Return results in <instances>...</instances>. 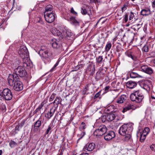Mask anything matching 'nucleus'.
<instances>
[{"label": "nucleus", "mask_w": 155, "mask_h": 155, "mask_svg": "<svg viewBox=\"0 0 155 155\" xmlns=\"http://www.w3.org/2000/svg\"><path fill=\"white\" fill-rule=\"evenodd\" d=\"M133 130V124L129 123L124 124L120 127L119 130V133L122 136H125V140L127 141L130 138L131 133Z\"/></svg>", "instance_id": "f257e3e1"}, {"label": "nucleus", "mask_w": 155, "mask_h": 155, "mask_svg": "<svg viewBox=\"0 0 155 155\" xmlns=\"http://www.w3.org/2000/svg\"><path fill=\"white\" fill-rule=\"evenodd\" d=\"M144 98V96L142 92L139 90L134 91L131 94L130 98L131 100L137 103L142 102Z\"/></svg>", "instance_id": "f03ea898"}, {"label": "nucleus", "mask_w": 155, "mask_h": 155, "mask_svg": "<svg viewBox=\"0 0 155 155\" xmlns=\"http://www.w3.org/2000/svg\"><path fill=\"white\" fill-rule=\"evenodd\" d=\"M40 48L38 51V54L44 60L49 62L51 60L50 57L52 55L51 53L49 52V49L45 46H41Z\"/></svg>", "instance_id": "7ed1b4c3"}, {"label": "nucleus", "mask_w": 155, "mask_h": 155, "mask_svg": "<svg viewBox=\"0 0 155 155\" xmlns=\"http://www.w3.org/2000/svg\"><path fill=\"white\" fill-rule=\"evenodd\" d=\"M107 131L106 127L104 125H100L97 127L94 132V136L100 137L104 134Z\"/></svg>", "instance_id": "20e7f679"}, {"label": "nucleus", "mask_w": 155, "mask_h": 155, "mask_svg": "<svg viewBox=\"0 0 155 155\" xmlns=\"http://www.w3.org/2000/svg\"><path fill=\"white\" fill-rule=\"evenodd\" d=\"M8 83L11 86H13L16 82L19 81V78L15 73L12 74H9L8 78Z\"/></svg>", "instance_id": "39448f33"}, {"label": "nucleus", "mask_w": 155, "mask_h": 155, "mask_svg": "<svg viewBox=\"0 0 155 155\" xmlns=\"http://www.w3.org/2000/svg\"><path fill=\"white\" fill-rule=\"evenodd\" d=\"M15 74L20 77L25 76L26 73L25 67L23 66H19L14 69Z\"/></svg>", "instance_id": "423d86ee"}, {"label": "nucleus", "mask_w": 155, "mask_h": 155, "mask_svg": "<svg viewBox=\"0 0 155 155\" xmlns=\"http://www.w3.org/2000/svg\"><path fill=\"white\" fill-rule=\"evenodd\" d=\"M18 53L23 59L28 57V49L27 48L24 46H22L20 47L18 51Z\"/></svg>", "instance_id": "0eeeda50"}, {"label": "nucleus", "mask_w": 155, "mask_h": 155, "mask_svg": "<svg viewBox=\"0 0 155 155\" xmlns=\"http://www.w3.org/2000/svg\"><path fill=\"white\" fill-rule=\"evenodd\" d=\"M44 17L46 21L47 22L51 23L54 20L55 14L53 12L49 13H44Z\"/></svg>", "instance_id": "6e6552de"}, {"label": "nucleus", "mask_w": 155, "mask_h": 155, "mask_svg": "<svg viewBox=\"0 0 155 155\" xmlns=\"http://www.w3.org/2000/svg\"><path fill=\"white\" fill-rule=\"evenodd\" d=\"M140 71L149 75H151L153 73V69L147 65H144L140 66Z\"/></svg>", "instance_id": "1a4fd4ad"}, {"label": "nucleus", "mask_w": 155, "mask_h": 155, "mask_svg": "<svg viewBox=\"0 0 155 155\" xmlns=\"http://www.w3.org/2000/svg\"><path fill=\"white\" fill-rule=\"evenodd\" d=\"M140 71L149 75H151L153 73V69L147 65H144L140 66Z\"/></svg>", "instance_id": "9d476101"}, {"label": "nucleus", "mask_w": 155, "mask_h": 155, "mask_svg": "<svg viewBox=\"0 0 155 155\" xmlns=\"http://www.w3.org/2000/svg\"><path fill=\"white\" fill-rule=\"evenodd\" d=\"M4 100L10 101L12 98L13 95L11 91L8 88L4 89Z\"/></svg>", "instance_id": "9b49d317"}, {"label": "nucleus", "mask_w": 155, "mask_h": 155, "mask_svg": "<svg viewBox=\"0 0 155 155\" xmlns=\"http://www.w3.org/2000/svg\"><path fill=\"white\" fill-rule=\"evenodd\" d=\"M150 82V81L147 80L144 81L143 84V88L148 93L152 91L153 89V86Z\"/></svg>", "instance_id": "f8f14e48"}, {"label": "nucleus", "mask_w": 155, "mask_h": 155, "mask_svg": "<svg viewBox=\"0 0 155 155\" xmlns=\"http://www.w3.org/2000/svg\"><path fill=\"white\" fill-rule=\"evenodd\" d=\"M125 54L126 55L134 60H136L138 56L137 53L135 51H128L125 52Z\"/></svg>", "instance_id": "ddd939ff"}, {"label": "nucleus", "mask_w": 155, "mask_h": 155, "mask_svg": "<svg viewBox=\"0 0 155 155\" xmlns=\"http://www.w3.org/2000/svg\"><path fill=\"white\" fill-rule=\"evenodd\" d=\"M13 88L16 91H20L23 89V85L22 82L19 81L16 82L14 84Z\"/></svg>", "instance_id": "4468645a"}, {"label": "nucleus", "mask_w": 155, "mask_h": 155, "mask_svg": "<svg viewBox=\"0 0 155 155\" xmlns=\"http://www.w3.org/2000/svg\"><path fill=\"white\" fill-rule=\"evenodd\" d=\"M95 147V144L91 143L86 145L83 149V150L86 152L87 151H91L94 149Z\"/></svg>", "instance_id": "2eb2a0df"}, {"label": "nucleus", "mask_w": 155, "mask_h": 155, "mask_svg": "<svg viewBox=\"0 0 155 155\" xmlns=\"http://www.w3.org/2000/svg\"><path fill=\"white\" fill-rule=\"evenodd\" d=\"M44 118L42 119V118L40 117L36 121L35 123L34 124V130H38V128L40 127L41 126V124L43 122Z\"/></svg>", "instance_id": "dca6fc26"}, {"label": "nucleus", "mask_w": 155, "mask_h": 155, "mask_svg": "<svg viewBox=\"0 0 155 155\" xmlns=\"http://www.w3.org/2000/svg\"><path fill=\"white\" fill-rule=\"evenodd\" d=\"M115 136L114 132L113 131H110L104 136V139L107 141H109L114 138Z\"/></svg>", "instance_id": "f3484780"}, {"label": "nucleus", "mask_w": 155, "mask_h": 155, "mask_svg": "<svg viewBox=\"0 0 155 155\" xmlns=\"http://www.w3.org/2000/svg\"><path fill=\"white\" fill-rule=\"evenodd\" d=\"M81 12L83 15L87 14L90 15L91 14L90 8L88 6H83L81 8Z\"/></svg>", "instance_id": "a211bd4d"}, {"label": "nucleus", "mask_w": 155, "mask_h": 155, "mask_svg": "<svg viewBox=\"0 0 155 155\" xmlns=\"http://www.w3.org/2000/svg\"><path fill=\"white\" fill-rule=\"evenodd\" d=\"M51 43L52 47L54 48H58L61 46L60 42L55 39H52Z\"/></svg>", "instance_id": "6ab92c4d"}, {"label": "nucleus", "mask_w": 155, "mask_h": 155, "mask_svg": "<svg viewBox=\"0 0 155 155\" xmlns=\"http://www.w3.org/2000/svg\"><path fill=\"white\" fill-rule=\"evenodd\" d=\"M137 85V83L136 82L131 81H128L126 83V86L130 89H133Z\"/></svg>", "instance_id": "aec40b11"}, {"label": "nucleus", "mask_w": 155, "mask_h": 155, "mask_svg": "<svg viewBox=\"0 0 155 155\" xmlns=\"http://www.w3.org/2000/svg\"><path fill=\"white\" fill-rule=\"evenodd\" d=\"M130 77L131 78H142L143 77L134 71V70L130 72Z\"/></svg>", "instance_id": "412c9836"}, {"label": "nucleus", "mask_w": 155, "mask_h": 155, "mask_svg": "<svg viewBox=\"0 0 155 155\" xmlns=\"http://www.w3.org/2000/svg\"><path fill=\"white\" fill-rule=\"evenodd\" d=\"M56 109L55 107H53L50 110V111L47 114V117L48 118H50L53 115Z\"/></svg>", "instance_id": "4be33fe9"}, {"label": "nucleus", "mask_w": 155, "mask_h": 155, "mask_svg": "<svg viewBox=\"0 0 155 155\" xmlns=\"http://www.w3.org/2000/svg\"><path fill=\"white\" fill-rule=\"evenodd\" d=\"M127 99V97L125 95H122L117 100V103L119 104L123 103Z\"/></svg>", "instance_id": "5701e85b"}, {"label": "nucleus", "mask_w": 155, "mask_h": 155, "mask_svg": "<svg viewBox=\"0 0 155 155\" xmlns=\"http://www.w3.org/2000/svg\"><path fill=\"white\" fill-rule=\"evenodd\" d=\"M135 107L134 105L132 104H129L126 106L124 108L122 112L124 113L130 110H135Z\"/></svg>", "instance_id": "b1692460"}, {"label": "nucleus", "mask_w": 155, "mask_h": 155, "mask_svg": "<svg viewBox=\"0 0 155 155\" xmlns=\"http://www.w3.org/2000/svg\"><path fill=\"white\" fill-rule=\"evenodd\" d=\"M106 115L107 121H111L113 120L116 117L115 115L113 114H108Z\"/></svg>", "instance_id": "393cba45"}, {"label": "nucleus", "mask_w": 155, "mask_h": 155, "mask_svg": "<svg viewBox=\"0 0 155 155\" xmlns=\"http://www.w3.org/2000/svg\"><path fill=\"white\" fill-rule=\"evenodd\" d=\"M141 14L143 15H148L150 14V11L148 8L143 9L141 11Z\"/></svg>", "instance_id": "a878e982"}, {"label": "nucleus", "mask_w": 155, "mask_h": 155, "mask_svg": "<svg viewBox=\"0 0 155 155\" xmlns=\"http://www.w3.org/2000/svg\"><path fill=\"white\" fill-rule=\"evenodd\" d=\"M70 20L72 24L75 26H79V22L75 19L74 17H71L70 18Z\"/></svg>", "instance_id": "bb28decb"}, {"label": "nucleus", "mask_w": 155, "mask_h": 155, "mask_svg": "<svg viewBox=\"0 0 155 155\" xmlns=\"http://www.w3.org/2000/svg\"><path fill=\"white\" fill-rule=\"evenodd\" d=\"M103 57L102 56H100L96 58V63L97 64H101L104 61L103 60Z\"/></svg>", "instance_id": "cd10ccee"}, {"label": "nucleus", "mask_w": 155, "mask_h": 155, "mask_svg": "<svg viewBox=\"0 0 155 155\" xmlns=\"http://www.w3.org/2000/svg\"><path fill=\"white\" fill-rule=\"evenodd\" d=\"M53 9V6L50 5H47L45 7V11L44 13H49L51 12Z\"/></svg>", "instance_id": "c85d7f7f"}, {"label": "nucleus", "mask_w": 155, "mask_h": 155, "mask_svg": "<svg viewBox=\"0 0 155 155\" xmlns=\"http://www.w3.org/2000/svg\"><path fill=\"white\" fill-rule=\"evenodd\" d=\"M47 102V101H43L41 104L38 106V107L35 110V113H37L39 111L41 108L43 107L44 105L46 104Z\"/></svg>", "instance_id": "c756f323"}, {"label": "nucleus", "mask_w": 155, "mask_h": 155, "mask_svg": "<svg viewBox=\"0 0 155 155\" xmlns=\"http://www.w3.org/2000/svg\"><path fill=\"white\" fill-rule=\"evenodd\" d=\"M85 134V132L84 131H80L79 133L78 134V139L77 140V142Z\"/></svg>", "instance_id": "7c9ffc66"}, {"label": "nucleus", "mask_w": 155, "mask_h": 155, "mask_svg": "<svg viewBox=\"0 0 155 155\" xmlns=\"http://www.w3.org/2000/svg\"><path fill=\"white\" fill-rule=\"evenodd\" d=\"M53 127L52 125L50 124L48 125V128L46 130L45 133V135L48 134H50L51 133V130L53 128Z\"/></svg>", "instance_id": "2f4dec72"}, {"label": "nucleus", "mask_w": 155, "mask_h": 155, "mask_svg": "<svg viewBox=\"0 0 155 155\" xmlns=\"http://www.w3.org/2000/svg\"><path fill=\"white\" fill-rule=\"evenodd\" d=\"M86 125L85 123L83 122L81 123L79 127L80 131H84V130L86 128Z\"/></svg>", "instance_id": "473e14b6"}, {"label": "nucleus", "mask_w": 155, "mask_h": 155, "mask_svg": "<svg viewBox=\"0 0 155 155\" xmlns=\"http://www.w3.org/2000/svg\"><path fill=\"white\" fill-rule=\"evenodd\" d=\"M111 46L112 44L111 43L109 42H107L105 46V51L107 52L111 48Z\"/></svg>", "instance_id": "72a5a7b5"}, {"label": "nucleus", "mask_w": 155, "mask_h": 155, "mask_svg": "<svg viewBox=\"0 0 155 155\" xmlns=\"http://www.w3.org/2000/svg\"><path fill=\"white\" fill-rule=\"evenodd\" d=\"M147 135L141 133H140V141L141 142H143L144 141L146 138Z\"/></svg>", "instance_id": "f704fd0d"}, {"label": "nucleus", "mask_w": 155, "mask_h": 155, "mask_svg": "<svg viewBox=\"0 0 155 155\" xmlns=\"http://www.w3.org/2000/svg\"><path fill=\"white\" fill-rule=\"evenodd\" d=\"M114 106L113 105H110L109 106L107 107L106 108L107 111L112 112L113 111V109L114 108Z\"/></svg>", "instance_id": "c9c22d12"}, {"label": "nucleus", "mask_w": 155, "mask_h": 155, "mask_svg": "<svg viewBox=\"0 0 155 155\" xmlns=\"http://www.w3.org/2000/svg\"><path fill=\"white\" fill-rule=\"evenodd\" d=\"M9 145L12 148H13L17 145V143L11 140L9 142Z\"/></svg>", "instance_id": "e433bc0d"}, {"label": "nucleus", "mask_w": 155, "mask_h": 155, "mask_svg": "<svg viewBox=\"0 0 155 155\" xmlns=\"http://www.w3.org/2000/svg\"><path fill=\"white\" fill-rule=\"evenodd\" d=\"M150 130L149 128L148 127H146L143 130L142 133L144 134H145L147 135L149 134V133L150 132Z\"/></svg>", "instance_id": "4c0bfd02"}, {"label": "nucleus", "mask_w": 155, "mask_h": 155, "mask_svg": "<svg viewBox=\"0 0 155 155\" xmlns=\"http://www.w3.org/2000/svg\"><path fill=\"white\" fill-rule=\"evenodd\" d=\"M141 27V25L140 24H137L133 26L132 28L134 30L137 29L138 30Z\"/></svg>", "instance_id": "58836bf2"}, {"label": "nucleus", "mask_w": 155, "mask_h": 155, "mask_svg": "<svg viewBox=\"0 0 155 155\" xmlns=\"http://www.w3.org/2000/svg\"><path fill=\"white\" fill-rule=\"evenodd\" d=\"M99 119L103 122H105L107 120L106 115H104L102 116L99 118Z\"/></svg>", "instance_id": "ea45409f"}, {"label": "nucleus", "mask_w": 155, "mask_h": 155, "mask_svg": "<svg viewBox=\"0 0 155 155\" xmlns=\"http://www.w3.org/2000/svg\"><path fill=\"white\" fill-rule=\"evenodd\" d=\"M4 89L3 91L0 90V100H4Z\"/></svg>", "instance_id": "a19ab883"}, {"label": "nucleus", "mask_w": 155, "mask_h": 155, "mask_svg": "<svg viewBox=\"0 0 155 155\" xmlns=\"http://www.w3.org/2000/svg\"><path fill=\"white\" fill-rule=\"evenodd\" d=\"M142 50L143 51L145 52H148L149 51V48L148 45H145L142 48Z\"/></svg>", "instance_id": "79ce46f5"}, {"label": "nucleus", "mask_w": 155, "mask_h": 155, "mask_svg": "<svg viewBox=\"0 0 155 155\" xmlns=\"http://www.w3.org/2000/svg\"><path fill=\"white\" fill-rule=\"evenodd\" d=\"M66 36L67 37H70L73 35V33L71 31L66 30Z\"/></svg>", "instance_id": "37998d69"}, {"label": "nucleus", "mask_w": 155, "mask_h": 155, "mask_svg": "<svg viewBox=\"0 0 155 155\" xmlns=\"http://www.w3.org/2000/svg\"><path fill=\"white\" fill-rule=\"evenodd\" d=\"M60 99L58 97H57L54 101V104L57 105L59 103Z\"/></svg>", "instance_id": "c03bdc74"}, {"label": "nucleus", "mask_w": 155, "mask_h": 155, "mask_svg": "<svg viewBox=\"0 0 155 155\" xmlns=\"http://www.w3.org/2000/svg\"><path fill=\"white\" fill-rule=\"evenodd\" d=\"M101 91H99L97 93L95 94V96H94V99H96L97 98L99 97H100V95H101Z\"/></svg>", "instance_id": "a18cd8bd"}, {"label": "nucleus", "mask_w": 155, "mask_h": 155, "mask_svg": "<svg viewBox=\"0 0 155 155\" xmlns=\"http://www.w3.org/2000/svg\"><path fill=\"white\" fill-rule=\"evenodd\" d=\"M127 4H124L121 8L122 11L123 12L127 9Z\"/></svg>", "instance_id": "49530a36"}, {"label": "nucleus", "mask_w": 155, "mask_h": 155, "mask_svg": "<svg viewBox=\"0 0 155 155\" xmlns=\"http://www.w3.org/2000/svg\"><path fill=\"white\" fill-rule=\"evenodd\" d=\"M88 90V86L87 85L85 87L83 91V94H86L87 91Z\"/></svg>", "instance_id": "de8ad7c7"}, {"label": "nucleus", "mask_w": 155, "mask_h": 155, "mask_svg": "<svg viewBox=\"0 0 155 155\" xmlns=\"http://www.w3.org/2000/svg\"><path fill=\"white\" fill-rule=\"evenodd\" d=\"M56 95L55 94H52L51 95V96L50 98H49V101H52L53 99H54V97Z\"/></svg>", "instance_id": "09e8293b"}, {"label": "nucleus", "mask_w": 155, "mask_h": 155, "mask_svg": "<svg viewBox=\"0 0 155 155\" xmlns=\"http://www.w3.org/2000/svg\"><path fill=\"white\" fill-rule=\"evenodd\" d=\"M59 61H60V60H58L57 62L54 65L53 67L51 69V71H53L54 69L58 65V64L59 63Z\"/></svg>", "instance_id": "8fccbe9b"}, {"label": "nucleus", "mask_w": 155, "mask_h": 155, "mask_svg": "<svg viewBox=\"0 0 155 155\" xmlns=\"http://www.w3.org/2000/svg\"><path fill=\"white\" fill-rule=\"evenodd\" d=\"M134 13L132 12H131L130 15L129 16V20H131L134 17Z\"/></svg>", "instance_id": "3c124183"}, {"label": "nucleus", "mask_w": 155, "mask_h": 155, "mask_svg": "<svg viewBox=\"0 0 155 155\" xmlns=\"http://www.w3.org/2000/svg\"><path fill=\"white\" fill-rule=\"evenodd\" d=\"M71 13H72V14H73L74 15H77V13L74 11L73 8H71Z\"/></svg>", "instance_id": "603ef678"}, {"label": "nucleus", "mask_w": 155, "mask_h": 155, "mask_svg": "<svg viewBox=\"0 0 155 155\" xmlns=\"http://www.w3.org/2000/svg\"><path fill=\"white\" fill-rule=\"evenodd\" d=\"M150 148L151 150L155 152V145L152 144L150 146Z\"/></svg>", "instance_id": "864d4df0"}, {"label": "nucleus", "mask_w": 155, "mask_h": 155, "mask_svg": "<svg viewBox=\"0 0 155 155\" xmlns=\"http://www.w3.org/2000/svg\"><path fill=\"white\" fill-rule=\"evenodd\" d=\"M110 88V87L109 86H107L105 87L104 90L105 93H107L109 91Z\"/></svg>", "instance_id": "5fc2aeb1"}, {"label": "nucleus", "mask_w": 155, "mask_h": 155, "mask_svg": "<svg viewBox=\"0 0 155 155\" xmlns=\"http://www.w3.org/2000/svg\"><path fill=\"white\" fill-rule=\"evenodd\" d=\"M25 123V121L23 120L21 123L19 124V126L21 128L24 125Z\"/></svg>", "instance_id": "6e6d98bb"}, {"label": "nucleus", "mask_w": 155, "mask_h": 155, "mask_svg": "<svg viewBox=\"0 0 155 155\" xmlns=\"http://www.w3.org/2000/svg\"><path fill=\"white\" fill-rule=\"evenodd\" d=\"M128 15L127 14H126L124 15V21L125 22H126L128 20Z\"/></svg>", "instance_id": "4d7b16f0"}, {"label": "nucleus", "mask_w": 155, "mask_h": 155, "mask_svg": "<svg viewBox=\"0 0 155 155\" xmlns=\"http://www.w3.org/2000/svg\"><path fill=\"white\" fill-rule=\"evenodd\" d=\"M19 127H20L19 126H17L15 128V132L16 130L19 131Z\"/></svg>", "instance_id": "13d9d810"}, {"label": "nucleus", "mask_w": 155, "mask_h": 155, "mask_svg": "<svg viewBox=\"0 0 155 155\" xmlns=\"http://www.w3.org/2000/svg\"><path fill=\"white\" fill-rule=\"evenodd\" d=\"M102 0H94V2L95 3H100L102 2Z\"/></svg>", "instance_id": "bf43d9fd"}, {"label": "nucleus", "mask_w": 155, "mask_h": 155, "mask_svg": "<svg viewBox=\"0 0 155 155\" xmlns=\"http://www.w3.org/2000/svg\"><path fill=\"white\" fill-rule=\"evenodd\" d=\"M152 6L153 8H155V0L152 2Z\"/></svg>", "instance_id": "052dcab7"}, {"label": "nucleus", "mask_w": 155, "mask_h": 155, "mask_svg": "<svg viewBox=\"0 0 155 155\" xmlns=\"http://www.w3.org/2000/svg\"><path fill=\"white\" fill-rule=\"evenodd\" d=\"M80 155H88V154L87 153H83L81 154Z\"/></svg>", "instance_id": "680f3d73"}, {"label": "nucleus", "mask_w": 155, "mask_h": 155, "mask_svg": "<svg viewBox=\"0 0 155 155\" xmlns=\"http://www.w3.org/2000/svg\"><path fill=\"white\" fill-rule=\"evenodd\" d=\"M2 150H0V155H2Z\"/></svg>", "instance_id": "e2e57ef3"}, {"label": "nucleus", "mask_w": 155, "mask_h": 155, "mask_svg": "<svg viewBox=\"0 0 155 155\" xmlns=\"http://www.w3.org/2000/svg\"><path fill=\"white\" fill-rule=\"evenodd\" d=\"M101 18H100L99 20V21H97V23H96V25H97V24H98V23H99V21H100V20H101Z\"/></svg>", "instance_id": "0e129e2a"}, {"label": "nucleus", "mask_w": 155, "mask_h": 155, "mask_svg": "<svg viewBox=\"0 0 155 155\" xmlns=\"http://www.w3.org/2000/svg\"><path fill=\"white\" fill-rule=\"evenodd\" d=\"M80 66H81V67H83L84 66V65H83V64H81V65H80Z\"/></svg>", "instance_id": "69168bd1"}, {"label": "nucleus", "mask_w": 155, "mask_h": 155, "mask_svg": "<svg viewBox=\"0 0 155 155\" xmlns=\"http://www.w3.org/2000/svg\"><path fill=\"white\" fill-rule=\"evenodd\" d=\"M95 79H97L98 80V79H99V78H97V76H96V77H95Z\"/></svg>", "instance_id": "338daca9"}, {"label": "nucleus", "mask_w": 155, "mask_h": 155, "mask_svg": "<svg viewBox=\"0 0 155 155\" xmlns=\"http://www.w3.org/2000/svg\"><path fill=\"white\" fill-rule=\"evenodd\" d=\"M154 63L155 64V59L154 60Z\"/></svg>", "instance_id": "774afa93"}]
</instances>
